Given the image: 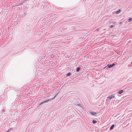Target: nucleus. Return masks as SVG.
<instances>
[{"mask_svg": "<svg viewBox=\"0 0 132 132\" xmlns=\"http://www.w3.org/2000/svg\"><path fill=\"white\" fill-rule=\"evenodd\" d=\"M115 65V64L114 63H113L112 64L109 65V64H108L107 65V66H108V68H110L114 66Z\"/></svg>", "mask_w": 132, "mask_h": 132, "instance_id": "obj_1", "label": "nucleus"}, {"mask_svg": "<svg viewBox=\"0 0 132 132\" xmlns=\"http://www.w3.org/2000/svg\"><path fill=\"white\" fill-rule=\"evenodd\" d=\"M114 96L113 95H111V96H109L108 97V98H109L110 99H111L112 98H114Z\"/></svg>", "mask_w": 132, "mask_h": 132, "instance_id": "obj_2", "label": "nucleus"}, {"mask_svg": "<svg viewBox=\"0 0 132 132\" xmlns=\"http://www.w3.org/2000/svg\"><path fill=\"white\" fill-rule=\"evenodd\" d=\"M121 10L119 9L118 11H116V14H118L120 13L121 12Z\"/></svg>", "mask_w": 132, "mask_h": 132, "instance_id": "obj_3", "label": "nucleus"}, {"mask_svg": "<svg viewBox=\"0 0 132 132\" xmlns=\"http://www.w3.org/2000/svg\"><path fill=\"white\" fill-rule=\"evenodd\" d=\"M89 113H90L92 115H95L96 114V113L95 112H91V111L89 112Z\"/></svg>", "mask_w": 132, "mask_h": 132, "instance_id": "obj_4", "label": "nucleus"}, {"mask_svg": "<svg viewBox=\"0 0 132 132\" xmlns=\"http://www.w3.org/2000/svg\"><path fill=\"white\" fill-rule=\"evenodd\" d=\"M123 90H121L119 92V94H121L122 93H123Z\"/></svg>", "mask_w": 132, "mask_h": 132, "instance_id": "obj_5", "label": "nucleus"}, {"mask_svg": "<svg viewBox=\"0 0 132 132\" xmlns=\"http://www.w3.org/2000/svg\"><path fill=\"white\" fill-rule=\"evenodd\" d=\"M114 127V125H112L110 127V129L111 130L112 129L113 127Z\"/></svg>", "mask_w": 132, "mask_h": 132, "instance_id": "obj_6", "label": "nucleus"}, {"mask_svg": "<svg viewBox=\"0 0 132 132\" xmlns=\"http://www.w3.org/2000/svg\"><path fill=\"white\" fill-rule=\"evenodd\" d=\"M132 21V18H129L128 20V21L129 22H130V21Z\"/></svg>", "mask_w": 132, "mask_h": 132, "instance_id": "obj_7", "label": "nucleus"}, {"mask_svg": "<svg viewBox=\"0 0 132 132\" xmlns=\"http://www.w3.org/2000/svg\"><path fill=\"white\" fill-rule=\"evenodd\" d=\"M49 101V100H47L44 101H43V103H45Z\"/></svg>", "mask_w": 132, "mask_h": 132, "instance_id": "obj_8", "label": "nucleus"}, {"mask_svg": "<svg viewBox=\"0 0 132 132\" xmlns=\"http://www.w3.org/2000/svg\"><path fill=\"white\" fill-rule=\"evenodd\" d=\"M80 67L77 68L76 71L77 72H79V70H80Z\"/></svg>", "mask_w": 132, "mask_h": 132, "instance_id": "obj_9", "label": "nucleus"}, {"mask_svg": "<svg viewBox=\"0 0 132 132\" xmlns=\"http://www.w3.org/2000/svg\"><path fill=\"white\" fill-rule=\"evenodd\" d=\"M93 122L94 123H96L97 122V121L96 120H93Z\"/></svg>", "mask_w": 132, "mask_h": 132, "instance_id": "obj_10", "label": "nucleus"}, {"mask_svg": "<svg viewBox=\"0 0 132 132\" xmlns=\"http://www.w3.org/2000/svg\"><path fill=\"white\" fill-rule=\"evenodd\" d=\"M71 73H69L68 74H67V76H69L71 75Z\"/></svg>", "mask_w": 132, "mask_h": 132, "instance_id": "obj_11", "label": "nucleus"}, {"mask_svg": "<svg viewBox=\"0 0 132 132\" xmlns=\"http://www.w3.org/2000/svg\"><path fill=\"white\" fill-rule=\"evenodd\" d=\"M56 96V95L53 98H51L50 99V100H53V99H54L55 98V97Z\"/></svg>", "mask_w": 132, "mask_h": 132, "instance_id": "obj_12", "label": "nucleus"}, {"mask_svg": "<svg viewBox=\"0 0 132 132\" xmlns=\"http://www.w3.org/2000/svg\"><path fill=\"white\" fill-rule=\"evenodd\" d=\"M43 102H42L39 104V105H42V104H43Z\"/></svg>", "mask_w": 132, "mask_h": 132, "instance_id": "obj_13", "label": "nucleus"}, {"mask_svg": "<svg viewBox=\"0 0 132 132\" xmlns=\"http://www.w3.org/2000/svg\"><path fill=\"white\" fill-rule=\"evenodd\" d=\"M113 27V26H112V25H111V26H110V28H112Z\"/></svg>", "mask_w": 132, "mask_h": 132, "instance_id": "obj_14", "label": "nucleus"}, {"mask_svg": "<svg viewBox=\"0 0 132 132\" xmlns=\"http://www.w3.org/2000/svg\"><path fill=\"white\" fill-rule=\"evenodd\" d=\"M122 22H120V23H119V24H121L122 23Z\"/></svg>", "mask_w": 132, "mask_h": 132, "instance_id": "obj_15", "label": "nucleus"}, {"mask_svg": "<svg viewBox=\"0 0 132 132\" xmlns=\"http://www.w3.org/2000/svg\"><path fill=\"white\" fill-rule=\"evenodd\" d=\"M7 132H9V130H8Z\"/></svg>", "mask_w": 132, "mask_h": 132, "instance_id": "obj_16", "label": "nucleus"}, {"mask_svg": "<svg viewBox=\"0 0 132 132\" xmlns=\"http://www.w3.org/2000/svg\"><path fill=\"white\" fill-rule=\"evenodd\" d=\"M131 64H132V62H131Z\"/></svg>", "mask_w": 132, "mask_h": 132, "instance_id": "obj_17", "label": "nucleus"}]
</instances>
